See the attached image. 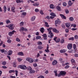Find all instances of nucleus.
Masks as SVG:
<instances>
[{
	"label": "nucleus",
	"mask_w": 78,
	"mask_h": 78,
	"mask_svg": "<svg viewBox=\"0 0 78 78\" xmlns=\"http://www.w3.org/2000/svg\"><path fill=\"white\" fill-rule=\"evenodd\" d=\"M50 8L51 9H54L55 8V6L53 4H51L50 6Z\"/></svg>",
	"instance_id": "nucleus-18"
},
{
	"label": "nucleus",
	"mask_w": 78,
	"mask_h": 78,
	"mask_svg": "<svg viewBox=\"0 0 78 78\" xmlns=\"http://www.w3.org/2000/svg\"><path fill=\"white\" fill-rule=\"evenodd\" d=\"M19 68L23 69V70H26L27 69V67L26 66L24 65H20L19 66Z\"/></svg>",
	"instance_id": "nucleus-2"
},
{
	"label": "nucleus",
	"mask_w": 78,
	"mask_h": 78,
	"mask_svg": "<svg viewBox=\"0 0 78 78\" xmlns=\"http://www.w3.org/2000/svg\"><path fill=\"white\" fill-rule=\"evenodd\" d=\"M37 78H44V76H41L38 77Z\"/></svg>",
	"instance_id": "nucleus-57"
},
{
	"label": "nucleus",
	"mask_w": 78,
	"mask_h": 78,
	"mask_svg": "<svg viewBox=\"0 0 78 78\" xmlns=\"http://www.w3.org/2000/svg\"><path fill=\"white\" fill-rule=\"evenodd\" d=\"M65 25L67 28H69L70 26V23H66Z\"/></svg>",
	"instance_id": "nucleus-15"
},
{
	"label": "nucleus",
	"mask_w": 78,
	"mask_h": 78,
	"mask_svg": "<svg viewBox=\"0 0 78 78\" xmlns=\"http://www.w3.org/2000/svg\"><path fill=\"white\" fill-rule=\"evenodd\" d=\"M14 24H10L8 25V28L11 30H14Z\"/></svg>",
	"instance_id": "nucleus-3"
},
{
	"label": "nucleus",
	"mask_w": 78,
	"mask_h": 78,
	"mask_svg": "<svg viewBox=\"0 0 78 78\" xmlns=\"http://www.w3.org/2000/svg\"><path fill=\"white\" fill-rule=\"evenodd\" d=\"M16 2L17 3H21V1L20 0H16Z\"/></svg>",
	"instance_id": "nucleus-43"
},
{
	"label": "nucleus",
	"mask_w": 78,
	"mask_h": 78,
	"mask_svg": "<svg viewBox=\"0 0 78 78\" xmlns=\"http://www.w3.org/2000/svg\"><path fill=\"white\" fill-rule=\"evenodd\" d=\"M67 47L69 50H71L72 48V44H68Z\"/></svg>",
	"instance_id": "nucleus-4"
},
{
	"label": "nucleus",
	"mask_w": 78,
	"mask_h": 78,
	"mask_svg": "<svg viewBox=\"0 0 78 78\" xmlns=\"http://www.w3.org/2000/svg\"><path fill=\"white\" fill-rule=\"evenodd\" d=\"M35 19H36V16H32L31 17V21L33 22V21H34V20H35Z\"/></svg>",
	"instance_id": "nucleus-14"
},
{
	"label": "nucleus",
	"mask_w": 78,
	"mask_h": 78,
	"mask_svg": "<svg viewBox=\"0 0 78 78\" xmlns=\"http://www.w3.org/2000/svg\"><path fill=\"white\" fill-rule=\"evenodd\" d=\"M1 51L2 53H4V51H5V49H1L0 51Z\"/></svg>",
	"instance_id": "nucleus-61"
},
{
	"label": "nucleus",
	"mask_w": 78,
	"mask_h": 78,
	"mask_svg": "<svg viewBox=\"0 0 78 78\" xmlns=\"http://www.w3.org/2000/svg\"><path fill=\"white\" fill-rule=\"evenodd\" d=\"M37 44H38V45H42V42H41V41H39L37 43Z\"/></svg>",
	"instance_id": "nucleus-45"
},
{
	"label": "nucleus",
	"mask_w": 78,
	"mask_h": 78,
	"mask_svg": "<svg viewBox=\"0 0 78 78\" xmlns=\"http://www.w3.org/2000/svg\"><path fill=\"white\" fill-rule=\"evenodd\" d=\"M26 60L30 63H32L34 62V60L31 58H27L26 59Z\"/></svg>",
	"instance_id": "nucleus-1"
},
{
	"label": "nucleus",
	"mask_w": 78,
	"mask_h": 78,
	"mask_svg": "<svg viewBox=\"0 0 78 78\" xmlns=\"http://www.w3.org/2000/svg\"><path fill=\"white\" fill-rule=\"evenodd\" d=\"M60 74H61V75H66V72L65 71H61L60 72Z\"/></svg>",
	"instance_id": "nucleus-10"
},
{
	"label": "nucleus",
	"mask_w": 78,
	"mask_h": 78,
	"mask_svg": "<svg viewBox=\"0 0 78 78\" xmlns=\"http://www.w3.org/2000/svg\"><path fill=\"white\" fill-rule=\"evenodd\" d=\"M73 48L74 49H75V50H76V46L75 44H73Z\"/></svg>",
	"instance_id": "nucleus-28"
},
{
	"label": "nucleus",
	"mask_w": 78,
	"mask_h": 78,
	"mask_svg": "<svg viewBox=\"0 0 78 78\" xmlns=\"http://www.w3.org/2000/svg\"><path fill=\"white\" fill-rule=\"evenodd\" d=\"M18 55H20V56H23V52H21L18 53Z\"/></svg>",
	"instance_id": "nucleus-25"
},
{
	"label": "nucleus",
	"mask_w": 78,
	"mask_h": 78,
	"mask_svg": "<svg viewBox=\"0 0 78 78\" xmlns=\"http://www.w3.org/2000/svg\"><path fill=\"white\" fill-rule=\"evenodd\" d=\"M16 41H17L18 42H20V39H19L18 38H17L16 39Z\"/></svg>",
	"instance_id": "nucleus-56"
},
{
	"label": "nucleus",
	"mask_w": 78,
	"mask_h": 78,
	"mask_svg": "<svg viewBox=\"0 0 78 78\" xmlns=\"http://www.w3.org/2000/svg\"><path fill=\"white\" fill-rule=\"evenodd\" d=\"M66 50L65 49H62L60 50V52L62 53H64L66 52Z\"/></svg>",
	"instance_id": "nucleus-26"
},
{
	"label": "nucleus",
	"mask_w": 78,
	"mask_h": 78,
	"mask_svg": "<svg viewBox=\"0 0 78 78\" xmlns=\"http://www.w3.org/2000/svg\"><path fill=\"white\" fill-rule=\"evenodd\" d=\"M74 37L75 39H78V36L77 35H76L74 36Z\"/></svg>",
	"instance_id": "nucleus-40"
},
{
	"label": "nucleus",
	"mask_w": 78,
	"mask_h": 78,
	"mask_svg": "<svg viewBox=\"0 0 78 78\" xmlns=\"http://www.w3.org/2000/svg\"><path fill=\"white\" fill-rule=\"evenodd\" d=\"M56 42L58 43V42H60V39L58 38L55 41Z\"/></svg>",
	"instance_id": "nucleus-44"
},
{
	"label": "nucleus",
	"mask_w": 78,
	"mask_h": 78,
	"mask_svg": "<svg viewBox=\"0 0 78 78\" xmlns=\"http://www.w3.org/2000/svg\"><path fill=\"white\" fill-rule=\"evenodd\" d=\"M49 48V46H47L46 49L45 50V51L46 53H49V52H50V51H49V50H48Z\"/></svg>",
	"instance_id": "nucleus-13"
},
{
	"label": "nucleus",
	"mask_w": 78,
	"mask_h": 78,
	"mask_svg": "<svg viewBox=\"0 0 78 78\" xmlns=\"http://www.w3.org/2000/svg\"><path fill=\"white\" fill-rule=\"evenodd\" d=\"M42 36H43V37H47V34H44Z\"/></svg>",
	"instance_id": "nucleus-55"
},
{
	"label": "nucleus",
	"mask_w": 78,
	"mask_h": 78,
	"mask_svg": "<svg viewBox=\"0 0 78 78\" xmlns=\"http://www.w3.org/2000/svg\"><path fill=\"white\" fill-rule=\"evenodd\" d=\"M35 73V71H34V70H31L29 71L30 73Z\"/></svg>",
	"instance_id": "nucleus-21"
},
{
	"label": "nucleus",
	"mask_w": 78,
	"mask_h": 78,
	"mask_svg": "<svg viewBox=\"0 0 78 78\" xmlns=\"http://www.w3.org/2000/svg\"><path fill=\"white\" fill-rule=\"evenodd\" d=\"M5 22L7 24H8V23H10V21L9 20H7L5 21Z\"/></svg>",
	"instance_id": "nucleus-34"
},
{
	"label": "nucleus",
	"mask_w": 78,
	"mask_h": 78,
	"mask_svg": "<svg viewBox=\"0 0 78 78\" xmlns=\"http://www.w3.org/2000/svg\"><path fill=\"white\" fill-rule=\"evenodd\" d=\"M48 31L49 32V34H53V33H52V32H51V30H48Z\"/></svg>",
	"instance_id": "nucleus-46"
},
{
	"label": "nucleus",
	"mask_w": 78,
	"mask_h": 78,
	"mask_svg": "<svg viewBox=\"0 0 78 78\" xmlns=\"http://www.w3.org/2000/svg\"><path fill=\"white\" fill-rule=\"evenodd\" d=\"M60 16L61 17H62V18L64 19H65V20L66 19V17L64 16V15H62V14H60Z\"/></svg>",
	"instance_id": "nucleus-11"
},
{
	"label": "nucleus",
	"mask_w": 78,
	"mask_h": 78,
	"mask_svg": "<svg viewBox=\"0 0 78 78\" xmlns=\"http://www.w3.org/2000/svg\"><path fill=\"white\" fill-rule=\"evenodd\" d=\"M40 14H42V15H43V14H44V12H43V11H42V10H41L40 11Z\"/></svg>",
	"instance_id": "nucleus-52"
},
{
	"label": "nucleus",
	"mask_w": 78,
	"mask_h": 78,
	"mask_svg": "<svg viewBox=\"0 0 78 78\" xmlns=\"http://www.w3.org/2000/svg\"><path fill=\"white\" fill-rule=\"evenodd\" d=\"M69 40L73 41L74 40V38L73 37H70L69 38Z\"/></svg>",
	"instance_id": "nucleus-35"
},
{
	"label": "nucleus",
	"mask_w": 78,
	"mask_h": 78,
	"mask_svg": "<svg viewBox=\"0 0 78 78\" xmlns=\"http://www.w3.org/2000/svg\"><path fill=\"white\" fill-rule=\"evenodd\" d=\"M16 31H15L14 30L12 31V32H10L9 33V35L10 36H12V34H14V33H16Z\"/></svg>",
	"instance_id": "nucleus-5"
},
{
	"label": "nucleus",
	"mask_w": 78,
	"mask_h": 78,
	"mask_svg": "<svg viewBox=\"0 0 78 78\" xmlns=\"http://www.w3.org/2000/svg\"><path fill=\"white\" fill-rule=\"evenodd\" d=\"M54 72L55 73V75L56 76H58V73H57V70H55L54 71Z\"/></svg>",
	"instance_id": "nucleus-29"
},
{
	"label": "nucleus",
	"mask_w": 78,
	"mask_h": 78,
	"mask_svg": "<svg viewBox=\"0 0 78 78\" xmlns=\"http://www.w3.org/2000/svg\"><path fill=\"white\" fill-rule=\"evenodd\" d=\"M22 14L23 16H26L27 15V13L26 12H23L22 13Z\"/></svg>",
	"instance_id": "nucleus-49"
},
{
	"label": "nucleus",
	"mask_w": 78,
	"mask_h": 78,
	"mask_svg": "<svg viewBox=\"0 0 78 78\" xmlns=\"http://www.w3.org/2000/svg\"><path fill=\"white\" fill-rule=\"evenodd\" d=\"M24 28L23 27H21L20 28V31H24Z\"/></svg>",
	"instance_id": "nucleus-33"
},
{
	"label": "nucleus",
	"mask_w": 78,
	"mask_h": 78,
	"mask_svg": "<svg viewBox=\"0 0 78 78\" xmlns=\"http://www.w3.org/2000/svg\"><path fill=\"white\" fill-rule=\"evenodd\" d=\"M10 78H16V77L15 76H10Z\"/></svg>",
	"instance_id": "nucleus-60"
},
{
	"label": "nucleus",
	"mask_w": 78,
	"mask_h": 78,
	"mask_svg": "<svg viewBox=\"0 0 78 78\" xmlns=\"http://www.w3.org/2000/svg\"><path fill=\"white\" fill-rule=\"evenodd\" d=\"M26 69L28 70H31L32 69V68H31L30 66H28L27 67H26Z\"/></svg>",
	"instance_id": "nucleus-20"
},
{
	"label": "nucleus",
	"mask_w": 78,
	"mask_h": 78,
	"mask_svg": "<svg viewBox=\"0 0 78 78\" xmlns=\"http://www.w3.org/2000/svg\"><path fill=\"white\" fill-rule=\"evenodd\" d=\"M55 24H57L58 25H60L61 23V21L59 20H56L55 21Z\"/></svg>",
	"instance_id": "nucleus-6"
},
{
	"label": "nucleus",
	"mask_w": 78,
	"mask_h": 78,
	"mask_svg": "<svg viewBox=\"0 0 78 78\" xmlns=\"http://www.w3.org/2000/svg\"><path fill=\"white\" fill-rule=\"evenodd\" d=\"M71 62H73V63H74L75 62V60H74L73 59H72L71 60Z\"/></svg>",
	"instance_id": "nucleus-64"
},
{
	"label": "nucleus",
	"mask_w": 78,
	"mask_h": 78,
	"mask_svg": "<svg viewBox=\"0 0 78 78\" xmlns=\"http://www.w3.org/2000/svg\"><path fill=\"white\" fill-rule=\"evenodd\" d=\"M2 64L5 66L6 64V62L5 61L3 62L2 63Z\"/></svg>",
	"instance_id": "nucleus-47"
},
{
	"label": "nucleus",
	"mask_w": 78,
	"mask_h": 78,
	"mask_svg": "<svg viewBox=\"0 0 78 78\" xmlns=\"http://www.w3.org/2000/svg\"><path fill=\"white\" fill-rule=\"evenodd\" d=\"M65 41V40H64L62 39L61 40L60 43L61 44H63V43H64Z\"/></svg>",
	"instance_id": "nucleus-30"
},
{
	"label": "nucleus",
	"mask_w": 78,
	"mask_h": 78,
	"mask_svg": "<svg viewBox=\"0 0 78 78\" xmlns=\"http://www.w3.org/2000/svg\"><path fill=\"white\" fill-rule=\"evenodd\" d=\"M15 10V8L14 7H12L11 8L12 11L13 12H15V11L14 10Z\"/></svg>",
	"instance_id": "nucleus-23"
},
{
	"label": "nucleus",
	"mask_w": 78,
	"mask_h": 78,
	"mask_svg": "<svg viewBox=\"0 0 78 78\" xmlns=\"http://www.w3.org/2000/svg\"><path fill=\"white\" fill-rule=\"evenodd\" d=\"M50 15H51L52 16H53V17H56V14H55L53 12H51L50 13Z\"/></svg>",
	"instance_id": "nucleus-17"
},
{
	"label": "nucleus",
	"mask_w": 78,
	"mask_h": 78,
	"mask_svg": "<svg viewBox=\"0 0 78 78\" xmlns=\"http://www.w3.org/2000/svg\"><path fill=\"white\" fill-rule=\"evenodd\" d=\"M63 6H67V3L66 2H64L63 3Z\"/></svg>",
	"instance_id": "nucleus-37"
},
{
	"label": "nucleus",
	"mask_w": 78,
	"mask_h": 78,
	"mask_svg": "<svg viewBox=\"0 0 78 78\" xmlns=\"http://www.w3.org/2000/svg\"><path fill=\"white\" fill-rule=\"evenodd\" d=\"M8 55H11L12 54V51L11 50H9L8 52Z\"/></svg>",
	"instance_id": "nucleus-9"
},
{
	"label": "nucleus",
	"mask_w": 78,
	"mask_h": 78,
	"mask_svg": "<svg viewBox=\"0 0 78 78\" xmlns=\"http://www.w3.org/2000/svg\"><path fill=\"white\" fill-rule=\"evenodd\" d=\"M18 60L19 61V62H20V61H22V60L20 58H18Z\"/></svg>",
	"instance_id": "nucleus-62"
},
{
	"label": "nucleus",
	"mask_w": 78,
	"mask_h": 78,
	"mask_svg": "<svg viewBox=\"0 0 78 78\" xmlns=\"http://www.w3.org/2000/svg\"><path fill=\"white\" fill-rule=\"evenodd\" d=\"M4 12H6V10H7V8H6V6L5 5L4 7Z\"/></svg>",
	"instance_id": "nucleus-22"
},
{
	"label": "nucleus",
	"mask_w": 78,
	"mask_h": 78,
	"mask_svg": "<svg viewBox=\"0 0 78 78\" xmlns=\"http://www.w3.org/2000/svg\"><path fill=\"white\" fill-rule=\"evenodd\" d=\"M14 73V70H10L9 71V73Z\"/></svg>",
	"instance_id": "nucleus-32"
},
{
	"label": "nucleus",
	"mask_w": 78,
	"mask_h": 78,
	"mask_svg": "<svg viewBox=\"0 0 78 78\" xmlns=\"http://www.w3.org/2000/svg\"><path fill=\"white\" fill-rule=\"evenodd\" d=\"M41 37L40 36H37L36 37V39H41Z\"/></svg>",
	"instance_id": "nucleus-38"
},
{
	"label": "nucleus",
	"mask_w": 78,
	"mask_h": 78,
	"mask_svg": "<svg viewBox=\"0 0 78 78\" xmlns=\"http://www.w3.org/2000/svg\"><path fill=\"white\" fill-rule=\"evenodd\" d=\"M69 20L70 21H73L74 20V19L73 17H71L69 18Z\"/></svg>",
	"instance_id": "nucleus-19"
},
{
	"label": "nucleus",
	"mask_w": 78,
	"mask_h": 78,
	"mask_svg": "<svg viewBox=\"0 0 78 78\" xmlns=\"http://www.w3.org/2000/svg\"><path fill=\"white\" fill-rule=\"evenodd\" d=\"M53 28L52 27H49L48 29L47 28L48 31H51V30Z\"/></svg>",
	"instance_id": "nucleus-42"
},
{
	"label": "nucleus",
	"mask_w": 78,
	"mask_h": 78,
	"mask_svg": "<svg viewBox=\"0 0 78 78\" xmlns=\"http://www.w3.org/2000/svg\"><path fill=\"white\" fill-rule=\"evenodd\" d=\"M56 8L57 10H58V11H61V7L60 6H57L56 7Z\"/></svg>",
	"instance_id": "nucleus-27"
},
{
	"label": "nucleus",
	"mask_w": 78,
	"mask_h": 78,
	"mask_svg": "<svg viewBox=\"0 0 78 78\" xmlns=\"http://www.w3.org/2000/svg\"><path fill=\"white\" fill-rule=\"evenodd\" d=\"M52 31L54 32H55V33H59V31L57 30L56 29H52Z\"/></svg>",
	"instance_id": "nucleus-8"
},
{
	"label": "nucleus",
	"mask_w": 78,
	"mask_h": 78,
	"mask_svg": "<svg viewBox=\"0 0 78 78\" xmlns=\"http://www.w3.org/2000/svg\"><path fill=\"white\" fill-rule=\"evenodd\" d=\"M65 31H66V33H69V29H65Z\"/></svg>",
	"instance_id": "nucleus-63"
},
{
	"label": "nucleus",
	"mask_w": 78,
	"mask_h": 78,
	"mask_svg": "<svg viewBox=\"0 0 78 78\" xmlns=\"http://www.w3.org/2000/svg\"><path fill=\"white\" fill-rule=\"evenodd\" d=\"M39 5V4L38 2H36L33 4L34 6H38Z\"/></svg>",
	"instance_id": "nucleus-24"
},
{
	"label": "nucleus",
	"mask_w": 78,
	"mask_h": 78,
	"mask_svg": "<svg viewBox=\"0 0 78 78\" xmlns=\"http://www.w3.org/2000/svg\"><path fill=\"white\" fill-rule=\"evenodd\" d=\"M72 4H73V3L72 2V1H69L68 2V5L69 6H71L72 5Z\"/></svg>",
	"instance_id": "nucleus-16"
},
{
	"label": "nucleus",
	"mask_w": 78,
	"mask_h": 78,
	"mask_svg": "<svg viewBox=\"0 0 78 78\" xmlns=\"http://www.w3.org/2000/svg\"><path fill=\"white\" fill-rule=\"evenodd\" d=\"M58 38V37H55L54 39L53 40L55 41L56 42V39Z\"/></svg>",
	"instance_id": "nucleus-50"
},
{
	"label": "nucleus",
	"mask_w": 78,
	"mask_h": 78,
	"mask_svg": "<svg viewBox=\"0 0 78 78\" xmlns=\"http://www.w3.org/2000/svg\"><path fill=\"white\" fill-rule=\"evenodd\" d=\"M65 12H66V14H69V11L67 9L66 10H65Z\"/></svg>",
	"instance_id": "nucleus-51"
},
{
	"label": "nucleus",
	"mask_w": 78,
	"mask_h": 78,
	"mask_svg": "<svg viewBox=\"0 0 78 78\" xmlns=\"http://www.w3.org/2000/svg\"><path fill=\"white\" fill-rule=\"evenodd\" d=\"M33 66L34 67H37V64L36 63H35L33 64Z\"/></svg>",
	"instance_id": "nucleus-59"
},
{
	"label": "nucleus",
	"mask_w": 78,
	"mask_h": 78,
	"mask_svg": "<svg viewBox=\"0 0 78 78\" xmlns=\"http://www.w3.org/2000/svg\"><path fill=\"white\" fill-rule=\"evenodd\" d=\"M16 62H14L13 64V66L14 67H16Z\"/></svg>",
	"instance_id": "nucleus-36"
},
{
	"label": "nucleus",
	"mask_w": 78,
	"mask_h": 78,
	"mask_svg": "<svg viewBox=\"0 0 78 78\" xmlns=\"http://www.w3.org/2000/svg\"><path fill=\"white\" fill-rule=\"evenodd\" d=\"M45 26L47 27H49V25L48 24V23L47 22H45Z\"/></svg>",
	"instance_id": "nucleus-31"
},
{
	"label": "nucleus",
	"mask_w": 78,
	"mask_h": 78,
	"mask_svg": "<svg viewBox=\"0 0 78 78\" xmlns=\"http://www.w3.org/2000/svg\"><path fill=\"white\" fill-rule=\"evenodd\" d=\"M40 31L41 33H43L45 31V30H44V27H41V30H40Z\"/></svg>",
	"instance_id": "nucleus-12"
},
{
	"label": "nucleus",
	"mask_w": 78,
	"mask_h": 78,
	"mask_svg": "<svg viewBox=\"0 0 78 78\" xmlns=\"http://www.w3.org/2000/svg\"><path fill=\"white\" fill-rule=\"evenodd\" d=\"M56 64H58V61L56 60H54L52 62L53 65H56Z\"/></svg>",
	"instance_id": "nucleus-7"
},
{
	"label": "nucleus",
	"mask_w": 78,
	"mask_h": 78,
	"mask_svg": "<svg viewBox=\"0 0 78 78\" xmlns=\"http://www.w3.org/2000/svg\"><path fill=\"white\" fill-rule=\"evenodd\" d=\"M14 72H16V76H17V73H18V71L17 70H16L14 71Z\"/></svg>",
	"instance_id": "nucleus-39"
},
{
	"label": "nucleus",
	"mask_w": 78,
	"mask_h": 78,
	"mask_svg": "<svg viewBox=\"0 0 78 78\" xmlns=\"http://www.w3.org/2000/svg\"><path fill=\"white\" fill-rule=\"evenodd\" d=\"M71 53H75V52L76 51V50L75 49L74 50H71Z\"/></svg>",
	"instance_id": "nucleus-54"
},
{
	"label": "nucleus",
	"mask_w": 78,
	"mask_h": 78,
	"mask_svg": "<svg viewBox=\"0 0 78 78\" xmlns=\"http://www.w3.org/2000/svg\"><path fill=\"white\" fill-rule=\"evenodd\" d=\"M38 49H39V50H41V49H42L43 48L41 47V46H39L38 47Z\"/></svg>",
	"instance_id": "nucleus-41"
},
{
	"label": "nucleus",
	"mask_w": 78,
	"mask_h": 78,
	"mask_svg": "<svg viewBox=\"0 0 78 78\" xmlns=\"http://www.w3.org/2000/svg\"><path fill=\"white\" fill-rule=\"evenodd\" d=\"M35 12H39V10L38 9H35Z\"/></svg>",
	"instance_id": "nucleus-53"
},
{
	"label": "nucleus",
	"mask_w": 78,
	"mask_h": 78,
	"mask_svg": "<svg viewBox=\"0 0 78 78\" xmlns=\"http://www.w3.org/2000/svg\"><path fill=\"white\" fill-rule=\"evenodd\" d=\"M23 24H24V23H23V22H21L20 23V26H23Z\"/></svg>",
	"instance_id": "nucleus-48"
},
{
	"label": "nucleus",
	"mask_w": 78,
	"mask_h": 78,
	"mask_svg": "<svg viewBox=\"0 0 78 78\" xmlns=\"http://www.w3.org/2000/svg\"><path fill=\"white\" fill-rule=\"evenodd\" d=\"M7 42L8 43H11V40H7Z\"/></svg>",
	"instance_id": "nucleus-58"
}]
</instances>
